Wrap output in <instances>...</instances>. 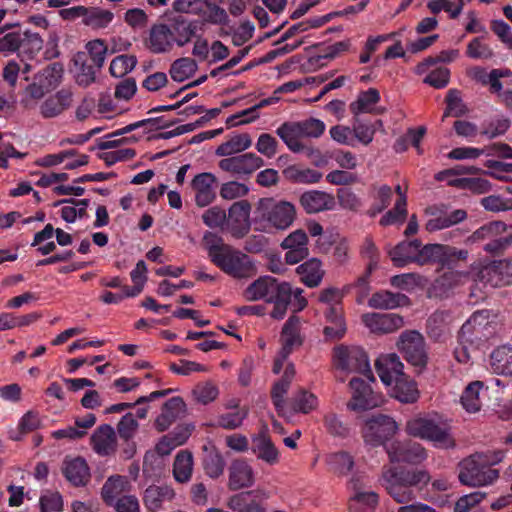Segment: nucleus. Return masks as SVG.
<instances>
[{
  "label": "nucleus",
  "mask_w": 512,
  "mask_h": 512,
  "mask_svg": "<svg viewBox=\"0 0 512 512\" xmlns=\"http://www.w3.org/2000/svg\"><path fill=\"white\" fill-rule=\"evenodd\" d=\"M489 315L487 310L477 311L462 325L458 345L454 350L455 358L459 363H470L473 353L480 344L487 341L493 334L494 327L489 321Z\"/></svg>",
  "instance_id": "nucleus-1"
},
{
  "label": "nucleus",
  "mask_w": 512,
  "mask_h": 512,
  "mask_svg": "<svg viewBox=\"0 0 512 512\" xmlns=\"http://www.w3.org/2000/svg\"><path fill=\"white\" fill-rule=\"evenodd\" d=\"M503 459L502 452L475 453L459 463L458 480L468 487H484L492 485L499 478V471L491 466Z\"/></svg>",
  "instance_id": "nucleus-2"
},
{
  "label": "nucleus",
  "mask_w": 512,
  "mask_h": 512,
  "mask_svg": "<svg viewBox=\"0 0 512 512\" xmlns=\"http://www.w3.org/2000/svg\"><path fill=\"white\" fill-rule=\"evenodd\" d=\"M295 219L296 207L289 201L261 198L257 203L255 224L260 231L287 230Z\"/></svg>",
  "instance_id": "nucleus-3"
},
{
  "label": "nucleus",
  "mask_w": 512,
  "mask_h": 512,
  "mask_svg": "<svg viewBox=\"0 0 512 512\" xmlns=\"http://www.w3.org/2000/svg\"><path fill=\"white\" fill-rule=\"evenodd\" d=\"M405 430L408 435L430 441L437 448L450 449L455 446L450 427L435 417H414L407 421Z\"/></svg>",
  "instance_id": "nucleus-4"
},
{
  "label": "nucleus",
  "mask_w": 512,
  "mask_h": 512,
  "mask_svg": "<svg viewBox=\"0 0 512 512\" xmlns=\"http://www.w3.org/2000/svg\"><path fill=\"white\" fill-rule=\"evenodd\" d=\"M333 363L336 369L346 373H361L374 381L366 352L356 346L340 345L334 349Z\"/></svg>",
  "instance_id": "nucleus-5"
},
{
  "label": "nucleus",
  "mask_w": 512,
  "mask_h": 512,
  "mask_svg": "<svg viewBox=\"0 0 512 512\" xmlns=\"http://www.w3.org/2000/svg\"><path fill=\"white\" fill-rule=\"evenodd\" d=\"M224 249L213 262L224 273L237 279L249 278L256 274V267L248 255L231 246Z\"/></svg>",
  "instance_id": "nucleus-6"
},
{
  "label": "nucleus",
  "mask_w": 512,
  "mask_h": 512,
  "mask_svg": "<svg viewBox=\"0 0 512 512\" xmlns=\"http://www.w3.org/2000/svg\"><path fill=\"white\" fill-rule=\"evenodd\" d=\"M281 349L277 353L272 367L274 374H279L288 358L296 347L302 344L300 337V319L291 316L284 324L280 335Z\"/></svg>",
  "instance_id": "nucleus-7"
},
{
  "label": "nucleus",
  "mask_w": 512,
  "mask_h": 512,
  "mask_svg": "<svg viewBox=\"0 0 512 512\" xmlns=\"http://www.w3.org/2000/svg\"><path fill=\"white\" fill-rule=\"evenodd\" d=\"M397 347L411 365L423 368L427 364L424 337L415 330L404 331L399 336Z\"/></svg>",
  "instance_id": "nucleus-8"
},
{
  "label": "nucleus",
  "mask_w": 512,
  "mask_h": 512,
  "mask_svg": "<svg viewBox=\"0 0 512 512\" xmlns=\"http://www.w3.org/2000/svg\"><path fill=\"white\" fill-rule=\"evenodd\" d=\"M397 430L398 425L393 418L378 414L365 421L362 435L367 444L378 446L392 437Z\"/></svg>",
  "instance_id": "nucleus-9"
},
{
  "label": "nucleus",
  "mask_w": 512,
  "mask_h": 512,
  "mask_svg": "<svg viewBox=\"0 0 512 512\" xmlns=\"http://www.w3.org/2000/svg\"><path fill=\"white\" fill-rule=\"evenodd\" d=\"M506 230V225L503 222H491L477 229L469 237L471 242H478L481 240H489L483 247L486 252L497 253L512 244V234L507 236H499V234Z\"/></svg>",
  "instance_id": "nucleus-10"
},
{
  "label": "nucleus",
  "mask_w": 512,
  "mask_h": 512,
  "mask_svg": "<svg viewBox=\"0 0 512 512\" xmlns=\"http://www.w3.org/2000/svg\"><path fill=\"white\" fill-rule=\"evenodd\" d=\"M289 287L286 282H278L271 276H262L247 286L243 296L247 301L264 300L269 303L280 295L282 289L286 290Z\"/></svg>",
  "instance_id": "nucleus-11"
},
{
  "label": "nucleus",
  "mask_w": 512,
  "mask_h": 512,
  "mask_svg": "<svg viewBox=\"0 0 512 512\" xmlns=\"http://www.w3.org/2000/svg\"><path fill=\"white\" fill-rule=\"evenodd\" d=\"M349 387L351 400L347 403V408L351 411L373 409L382 403V399L374 394L370 385L360 378H352Z\"/></svg>",
  "instance_id": "nucleus-12"
},
{
  "label": "nucleus",
  "mask_w": 512,
  "mask_h": 512,
  "mask_svg": "<svg viewBox=\"0 0 512 512\" xmlns=\"http://www.w3.org/2000/svg\"><path fill=\"white\" fill-rule=\"evenodd\" d=\"M386 451L392 463L419 464L427 458L426 449L419 443L394 441Z\"/></svg>",
  "instance_id": "nucleus-13"
},
{
  "label": "nucleus",
  "mask_w": 512,
  "mask_h": 512,
  "mask_svg": "<svg viewBox=\"0 0 512 512\" xmlns=\"http://www.w3.org/2000/svg\"><path fill=\"white\" fill-rule=\"evenodd\" d=\"M251 204L247 200L234 202L227 214L226 226L232 236L242 238L250 230Z\"/></svg>",
  "instance_id": "nucleus-14"
},
{
  "label": "nucleus",
  "mask_w": 512,
  "mask_h": 512,
  "mask_svg": "<svg viewBox=\"0 0 512 512\" xmlns=\"http://www.w3.org/2000/svg\"><path fill=\"white\" fill-rule=\"evenodd\" d=\"M219 168L232 175H250L264 165L262 158L254 153L228 157L219 161Z\"/></svg>",
  "instance_id": "nucleus-15"
},
{
  "label": "nucleus",
  "mask_w": 512,
  "mask_h": 512,
  "mask_svg": "<svg viewBox=\"0 0 512 512\" xmlns=\"http://www.w3.org/2000/svg\"><path fill=\"white\" fill-rule=\"evenodd\" d=\"M361 320L370 332L375 334L393 333L404 325L403 318L395 313H365Z\"/></svg>",
  "instance_id": "nucleus-16"
},
{
  "label": "nucleus",
  "mask_w": 512,
  "mask_h": 512,
  "mask_svg": "<svg viewBox=\"0 0 512 512\" xmlns=\"http://www.w3.org/2000/svg\"><path fill=\"white\" fill-rule=\"evenodd\" d=\"M145 43L146 47L154 54L170 52L175 44L173 31L167 24H153L149 30V37Z\"/></svg>",
  "instance_id": "nucleus-17"
},
{
  "label": "nucleus",
  "mask_w": 512,
  "mask_h": 512,
  "mask_svg": "<svg viewBox=\"0 0 512 512\" xmlns=\"http://www.w3.org/2000/svg\"><path fill=\"white\" fill-rule=\"evenodd\" d=\"M252 452L258 460L274 466L280 461V452L268 435V428L265 426L258 434L252 436Z\"/></svg>",
  "instance_id": "nucleus-18"
},
{
  "label": "nucleus",
  "mask_w": 512,
  "mask_h": 512,
  "mask_svg": "<svg viewBox=\"0 0 512 512\" xmlns=\"http://www.w3.org/2000/svg\"><path fill=\"white\" fill-rule=\"evenodd\" d=\"M228 488L232 491L249 488L255 482L253 467L245 459H235L228 468Z\"/></svg>",
  "instance_id": "nucleus-19"
},
{
  "label": "nucleus",
  "mask_w": 512,
  "mask_h": 512,
  "mask_svg": "<svg viewBox=\"0 0 512 512\" xmlns=\"http://www.w3.org/2000/svg\"><path fill=\"white\" fill-rule=\"evenodd\" d=\"M375 368L379 378L386 386H391L405 377L403 363L394 353L381 355L375 362Z\"/></svg>",
  "instance_id": "nucleus-20"
},
{
  "label": "nucleus",
  "mask_w": 512,
  "mask_h": 512,
  "mask_svg": "<svg viewBox=\"0 0 512 512\" xmlns=\"http://www.w3.org/2000/svg\"><path fill=\"white\" fill-rule=\"evenodd\" d=\"M499 261L477 262L470 266L471 280L492 287L505 286Z\"/></svg>",
  "instance_id": "nucleus-21"
},
{
  "label": "nucleus",
  "mask_w": 512,
  "mask_h": 512,
  "mask_svg": "<svg viewBox=\"0 0 512 512\" xmlns=\"http://www.w3.org/2000/svg\"><path fill=\"white\" fill-rule=\"evenodd\" d=\"M186 405L181 397H172L167 400L162 408L161 413L154 421V427L158 432H164L178 419L185 416Z\"/></svg>",
  "instance_id": "nucleus-22"
},
{
  "label": "nucleus",
  "mask_w": 512,
  "mask_h": 512,
  "mask_svg": "<svg viewBox=\"0 0 512 512\" xmlns=\"http://www.w3.org/2000/svg\"><path fill=\"white\" fill-rule=\"evenodd\" d=\"M471 280L470 270H448L442 273L432 284V292L436 296H443L468 283Z\"/></svg>",
  "instance_id": "nucleus-23"
},
{
  "label": "nucleus",
  "mask_w": 512,
  "mask_h": 512,
  "mask_svg": "<svg viewBox=\"0 0 512 512\" xmlns=\"http://www.w3.org/2000/svg\"><path fill=\"white\" fill-rule=\"evenodd\" d=\"M216 177L209 172H204L196 175L192 180V187L195 191V202L199 207H206L211 204L215 198L214 185L216 184Z\"/></svg>",
  "instance_id": "nucleus-24"
},
{
  "label": "nucleus",
  "mask_w": 512,
  "mask_h": 512,
  "mask_svg": "<svg viewBox=\"0 0 512 512\" xmlns=\"http://www.w3.org/2000/svg\"><path fill=\"white\" fill-rule=\"evenodd\" d=\"M176 497L174 488L170 485H150L143 494V503L147 510L156 512L163 508L164 503L172 502Z\"/></svg>",
  "instance_id": "nucleus-25"
},
{
  "label": "nucleus",
  "mask_w": 512,
  "mask_h": 512,
  "mask_svg": "<svg viewBox=\"0 0 512 512\" xmlns=\"http://www.w3.org/2000/svg\"><path fill=\"white\" fill-rule=\"evenodd\" d=\"M280 138L294 152L304 151L311 146V139L319 138L323 130H277Z\"/></svg>",
  "instance_id": "nucleus-26"
},
{
  "label": "nucleus",
  "mask_w": 512,
  "mask_h": 512,
  "mask_svg": "<svg viewBox=\"0 0 512 512\" xmlns=\"http://www.w3.org/2000/svg\"><path fill=\"white\" fill-rule=\"evenodd\" d=\"M93 450L101 456H109L116 451L117 438L114 429L104 424L99 426L91 436Z\"/></svg>",
  "instance_id": "nucleus-27"
},
{
  "label": "nucleus",
  "mask_w": 512,
  "mask_h": 512,
  "mask_svg": "<svg viewBox=\"0 0 512 512\" xmlns=\"http://www.w3.org/2000/svg\"><path fill=\"white\" fill-rule=\"evenodd\" d=\"M299 201L308 214L331 210L335 205L334 197L331 194L318 190L304 192Z\"/></svg>",
  "instance_id": "nucleus-28"
},
{
  "label": "nucleus",
  "mask_w": 512,
  "mask_h": 512,
  "mask_svg": "<svg viewBox=\"0 0 512 512\" xmlns=\"http://www.w3.org/2000/svg\"><path fill=\"white\" fill-rule=\"evenodd\" d=\"M488 367L493 374L512 376V345H500L492 350Z\"/></svg>",
  "instance_id": "nucleus-29"
},
{
  "label": "nucleus",
  "mask_w": 512,
  "mask_h": 512,
  "mask_svg": "<svg viewBox=\"0 0 512 512\" xmlns=\"http://www.w3.org/2000/svg\"><path fill=\"white\" fill-rule=\"evenodd\" d=\"M454 317L449 311H436L427 320V333L435 341H443L450 334Z\"/></svg>",
  "instance_id": "nucleus-30"
},
{
  "label": "nucleus",
  "mask_w": 512,
  "mask_h": 512,
  "mask_svg": "<svg viewBox=\"0 0 512 512\" xmlns=\"http://www.w3.org/2000/svg\"><path fill=\"white\" fill-rule=\"evenodd\" d=\"M282 377L276 381L271 390V398L277 411H282L285 406V395L295 377V366L292 362L284 364Z\"/></svg>",
  "instance_id": "nucleus-31"
},
{
  "label": "nucleus",
  "mask_w": 512,
  "mask_h": 512,
  "mask_svg": "<svg viewBox=\"0 0 512 512\" xmlns=\"http://www.w3.org/2000/svg\"><path fill=\"white\" fill-rule=\"evenodd\" d=\"M419 240L402 241L388 250V255L396 267L417 263Z\"/></svg>",
  "instance_id": "nucleus-32"
},
{
  "label": "nucleus",
  "mask_w": 512,
  "mask_h": 512,
  "mask_svg": "<svg viewBox=\"0 0 512 512\" xmlns=\"http://www.w3.org/2000/svg\"><path fill=\"white\" fill-rule=\"evenodd\" d=\"M66 479L74 486H84L90 478L89 467L82 458L66 459L62 468Z\"/></svg>",
  "instance_id": "nucleus-33"
},
{
  "label": "nucleus",
  "mask_w": 512,
  "mask_h": 512,
  "mask_svg": "<svg viewBox=\"0 0 512 512\" xmlns=\"http://www.w3.org/2000/svg\"><path fill=\"white\" fill-rule=\"evenodd\" d=\"M175 38V44L183 47L185 44L196 36V33L201 29V23L198 20H188L183 16L174 19L170 26Z\"/></svg>",
  "instance_id": "nucleus-34"
},
{
  "label": "nucleus",
  "mask_w": 512,
  "mask_h": 512,
  "mask_svg": "<svg viewBox=\"0 0 512 512\" xmlns=\"http://www.w3.org/2000/svg\"><path fill=\"white\" fill-rule=\"evenodd\" d=\"M131 484L127 477L114 475L110 476L101 489V495L107 505L113 504L121 494L129 492Z\"/></svg>",
  "instance_id": "nucleus-35"
},
{
  "label": "nucleus",
  "mask_w": 512,
  "mask_h": 512,
  "mask_svg": "<svg viewBox=\"0 0 512 512\" xmlns=\"http://www.w3.org/2000/svg\"><path fill=\"white\" fill-rule=\"evenodd\" d=\"M71 102L72 92L68 89H62L42 103L40 107L41 114L45 118H53L68 108Z\"/></svg>",
  "instance_id": "nucleus-36"
},
{
  "label": "nucleus",
  "mask_w": 512,
  "mask_h": 512,
  "mask_svg": "<svg viewBox=\"0 0 512 512\" xmlns=\"http://www.w3.org/2000/svg\"><path fill=\"white\" fill-rule=\"evenodd\" d=\"M331 138L339 144L355 147L373 140V130H330Z\"/></svg>",
  "instance_id": "nucleus-37"
},
{
  "label": "nucleus",
  "mask_w": 512,
  "mask_h": 512,
  "mask_svg": "<svg viewBox=\"0 0 512 512\" xmlns=\"http://www.w3.org/2000/svg\"><path fill=\"white\" fill-rule=\"evenodd\" d=\"M325 318L328 325L324 328V334L326 338L331 340L340 339L346 333V324L343 319L342 307H334L332 309L325 310Z\"/></svg>",
  "instance_id": "nucleus-38"
},
{
  "label": "nucleus",
  "mask_w": 512,
  "mask_h": 512,
  "mask_svg": "<svg viewBox=\"0 0 512 512\" xmlns=\"http://www.w3.org/2000/svg\"><path fill=\"white\" fill-rule=\"evenodd\" d=\"M408 303L404 294L381 290L374 293L368 300V305L374 309H394Z\"/></svg>",
  "instance_id": "nucleus-39"
},
{
  "label": "nucleus",
  "mask_w": 512,
  "mask_h": 512,
  "mask_svg": "<svg viewBox=\"0 0 512 512\" xmlns=\"http://www.w3.org/2000/svg\"><path fill=\"white\" fill-rule=\"evenodd\" d=\"M193 455L187 450L177 453L173 463V477L176 482L185 484L192 478Z\"/></svg>",
  "instance_id": "nucleus-40"
},
{
  "label": "nucleus",
  "mask_w": 512,
  "mask_h": 512,
  "mask_svg": "<svg viewBox=\"0 0 512 512\" xmlns=\"http://www.w3.org/2000/svg\"><path fill=\"white\" fill-rule=\"evenodd\" d=\"M252 139L247 133H234L225 142L219 145L215 151L218 156H231L248 149Z\"/></svg>",
  "instance_id": "nucleus-41"
},
{
  "label": "nucleus",
  "mask_w": 512,
  "mask_h": 512,
  "mask_svg": "<svg viewBox=\"0 0 512 512\" xmlns=\"http://www.w3.org/2000/svg\"><path fill=\"white\" fill-rule=\"evenodd\" d=\"M348 41H339L332 45L322 47L317 55L310 56L307 61L308 68L317 69L325 65V60H332L340 53L347 51Z\"/></svg>",
  "instance_id": "nucleus-42"
},
{
  "label": "nucleus",
  "mask_w": 512,
  "mask_h": 512,
  "mask_svg": "<svg viewBox=\"0 0 512 512\" xmlns=\"http://www.w3.org/2000/svg\"><path fill=\"white\" fill-rule=\"evenodd\" d=\"M300 280L308 287H316L320 284L323 278V270L321 268V262L312 258L296 268Z\"/></svg>",
  "instance_id": "nucleus-43"
},
{
  "label": "nucleus",
  "mask_w": 512,
  "mask_h": 512,
  "mask_svg": "<svg viewBox=\"0 0 512 512\" xmlns=\"http://www.w3.org/2000/svg\"><path fill=\"white\" fill-rule=\"evenodd\" d=\"M114 19V13L100 7H87L82 23L94 30L107 28Z\"/></svg>",
  "instance_id": "nucleus-44"
},
{
  "label": "nucleus",
  "mask_w": 512,
  "mask_h": 512,
  "mask_svg": "<svg viewBox=\"0 0 512 512\" xmlns=\"http://www.w3.org/2000/svg\"><path fill=\"white\" fill-rule=\"evenodd\" d=\"M483 387L484 383L482 381H473L466 386L460 401L467 412L475 413L480 410L482 405L480 392Z\"/></svg>",
  "instance_id": "nucleus-45"
},
{
  "label": "nucleus",
  "mask_w": 512,
  "mask_h": 512,
  "mask_svg": "<svg viewBox=\"0 0 512 512\" xmlns=\"http://www.w3.org/2000/svg\"><path fill=\"white\" fill-rule=\"evenodd\" d=\"M285 178L291 182L299 184H314L321 180L322 173L311 168H301L298 166H289L284 169Z\"/></svg>",
  "instance_id": "nucleus-46"
},
{
  "label": "nucleus",
  "mask_w": 512,
  "mask_h": 512,
  "mask_svg": "<svg viewBox=\"0 0 512 512\" xmlns=\"http://www.w3.org/2000/svg\"><path fill=\"white\" fill-rule=\"evenodd\" d=\"M392 396L402 403H414L419 398V391L416 383L405 376L394 383Z\"/></svg>",
  "instance_id": "nucleus-47"
},
{
  "label": "nucleus",
  "mask_w": 512,
  "mask_h": 512,
  "mask_svg": "<svg viewBox=\"0 0 512 512\" xmlns=\"http://www.w3.org/2000/svg\"><path fill=\"white\" fill-rule=\"evenodd\" d=\"M74 63L78 67L76 75L78 85L87 87L95 81L96 66L87 59L84 53L77 54Z\"/></svg>",
  "instance_id": "nucleus-48"
},
{
  "label": "nucleus",
  "mask_w": 512,
  "mask_h": 512,
  "mask_svg": "<svg viewBox=\"0 0 512 512\" xmlns=\"http://www.w3.org/2000/svg\"><path fill=\"white\" fill-rule=\"evenodd\" d=\"M43 48V39L38 33L25 31L21 35L20 55L24 59L32 60Z\"/></svg>",
  "instance_id": "nucleus-49"
},
{
  "label": "nucleus",
  "mask_w": 512,
  "mask_h": 512,
  "mask_svg": "<svg viewBox=\"0 0 512 512\" xmlns=\"http://www.w3.org/2000/svg\"><path fill=\"white\" fill-rule=\"evenodd\" d=\"M197 63L190 57H182L175 60L170 67L171 78L177 82H183L197 71Z\"/></svg>",
  "instance_id": "nucleus-50"
},
{
  "label": "nucleus",
  "mask_w": 512,
  "mask_h": 512,
  "mask_svg": "<svg viewBox=\"0 0 512 512\" xmlns=\"http://www.w3.org/2000/svg\"><path fill=\"white\" fill-rule=\"evenodd\" d=\"M379 100V91L375 88H369L368 90L361 92L357 100L350 104V110L355 115L371 112Z\"/></svg>",
  "instance_id": "nucleus-51"
},
{
  "label": "nucleus",
  "mask_w": 512,
  "mask_h": 512,
  "mask_svg": "<svg viewBox=\"0 0 512 512\" xmlns=\"http://www.w3.org/2000/svg\"><path fill=\"white\" fill-rule=\"evenodd\" d=\"M378 504V495L375 492H356L349 501L351 512H372Z\"/></svg>",
  "instance_id": "nucleus-52"
},
{
  "label": "nucleus",
  "mask_w": 512,
  "mask_h": 512,
  "mask_svg": "<svg viewBox=\"0 0 512 512\" xmlns=\"http://www.w3.org/2000/svg\"><path fill=\"white\" fill-rule=\"evenodd\" d=\"M444 245L427 244L422 246L419 241L417 264L441 263L444 265Z\"/></svg>",
  "instance_id": "nucleus-53"
},
{
  "label": "nucleus",
  "mask_w": 512,
  "mask_h": 512,
  "mask_svg": "<svg viewBox=\"0 0 512 512\" xmlns=\"http://www.w3.org/2000/svg\"><path fill=\"white\" fill-rule=\"evenodd\" d=\"M62 73V65L60 63H52L39 72L35 80L42 84V87L50 91L57 86L62 77Z\"/></svg>",
  "instance_id": "nucleus-54"
},
{
  "label": "nucleus",
  "mask_w": 512,
  "mask_h": 512,
  "mask_svg": "<svg viewBox=\"0 0 512 512\" xmlns=\"http://www.w3.org/2000/svg\"><path fill=\"white\" fill-rule=\"evenodd\" d=\"M138 60L135 55H119L110 63L109 71L113 77L120 78L131 72L137 65Z\"/></svg>",
  "instance_id": "nucleus-55"
},
{
  "label": "nucleus",
  "mask_w": 512,
  "mask_h": 512,
  "mask_svg": "<svg viewBox=\"0 0 512 512\" xmlns=\"http://www.w3.org/2000/svg\"><path fill=\"white\" fill-rule=\"evenodd\" d=\"M252 492H245L233 495L228 500V507L238 512H264V510L254 501H249Z\"/></svg>",
  "instance_id": "nucleus-56"
},
{
  "label": "nucleus",
  "mask_w": 512,
  "mask_h": 512,
  "mask_svg": "<svg viewBox=\"0 0 512 512\" xmlns=\"http://www.w3.org/2000/svg\"><path fill=\"white\" fill-rule=\"evenodd\" d=\"M317 404V397L303 389L299 390L291 400L293 410L301 413H309L317 407Z\"/></svg>",
  "instance_id": "nucleus-57"
},
{
  "label": "nucleus",
  "mask_w": 512,
  "mask_h": 512,
  "mask_svg": "<svg viewBox=\"0 0 512 512\" xmlns=\"http://www.w3.org/2000/svg\"><path fill=\"white\" fill-rule=\"evenodd\" d=\"M380 484L387 490L397 485H406L404 469H397L392 466H384L379 479Z\"/></svg>",
  "instance_id": "nucleus-58"
},
{
  "label": "nucleus",
  "mask_w": 512,
  "mask_h": 512,
  "mask_svg": "<svg viewBox=\"0 0 512 512\" xmlns=\"http://www.w3.org/2000/svg\"><path fill=\"white\" fill-rule=\"evenodd\" d=\"M202 242L212 263L221 255L225 250L224 248L229 246L223 242V239L220 236L210 231L205 232Z\"/></svg>",
  "instance_id": "nucleus-59"
},
{
  "label": "nucleus",
  "mask_w": 512,
  "mask_h": 512,
  "mask_svg": "<svg viewBox=\"0 0 512 512\" xmlns=\"http://www.w3.org/2000/svg\"><path fill=\"white\" fill-rule=\"evenodd\" d=\"M147 266L143 260L137 262L135 268L131 271L130 276L134 283L133 287L127 286L128 296H137L143 290L144 284L147 281Z\"/></svg>",
  "instance_id": "nucleus-60"
},
{
  "label": "nucleus",
  "mask_w": 512,
  "mask_h": 512,
  "mask_svg": "<svg viewBox=\"0 0 512 512\" xmlns=\"http://www.w3.org/2000/svg\"><path fill=\"white\" fill-rule=\"evenodd\" d=\"M248 416V409L243 407L236 411L227 412L218 417V425L224 429L234 430L241 427Z\"/></svg>",
  "instance_id": "nucleus-61"
},
{
  "label": "nucleus",
  "mask_w": 512,
  "mask_h": 512,
  "mask_svg": "<svg viewBox=\"0 0 512 512\" xmlns=\"http://www.w3.org/2000/svg\"><path fill=\"white\" fill-rule=\"evenodd\" d=\"M331 469L340 475H347L354 466L353 458L346 452H337L329 456Z\"/></svg>",
  "instance_id": "nucleus-62"
},
{
  "label": "nucleus",
  "mask_w": 512,
  "mask_h": 512,
  "mask_svg": "<svg viewBox=\"0 0 512 512\" xmlns=\"http://www.w3.org/2000/svg\"><path fill=\"white\" fill-rule=\"evenodd\" d=\"M203 467L210 478H218L223 474L225 461L218 452H209L204 457Z\"/></svg>",
  "instance_id": "nucleus-63"
},
{
  "label": "nucleus",
  "mask_w": 512,
  "mask_h": 512,
  "mask_svg": "<svg viewBox=\"0 0 512 512\" xmlns=\"http://www.w3.org/2000/svg\"><path fill=\"white\" fill-rule=\"evenodd\" d=\"M249 193V187L238 181H228L221 185L220 196L224 200H234L245 197Z\"/></svg>",
  "instance_id": "nucleus-64"
}]
</instances>
